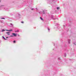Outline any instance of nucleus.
I'll list each match as a JSON object with an SVG mask.
<instances>
[{
    "label": "nucleus",
    "instance_id": "nucleus-1",
    "mask_svg": "<svg viewBox=\"0 0 76 76\" xmlns=\"http://www.w3.org/2000/svg\"><path fill=\"white\" fill-rule=\"evenodd\" d=\"M6 34H7V35H10V32H6Z\"/></svg>",
    "mask_w": 76,
    "mask_h": 76
},
{
    "label": "nucleus",
    "instance_id": "nucleus-2",
    "mask_svg": "<svg viewBox=\"0 0 76 76\" xmlns=\"http://www.w3.org/2000/svg\"><path fill=\"white\" fill-rule=\"evenodd\" d=\"M12 35H14V36L15 37H16L17 36V34H16L12 33Z\"/></svg>",
    "mask_w": 76,
    "mask_h": 76
},
{
    "label": "nucleus",
    "instance_id": "nucleus-3",
    "mask_svg": "<svg viewBox=\"0 0 76 76\" xmlns=\"http://www.w3.org/2000/svg\"><path fill=\"white\" fill-rule=\"evenodd\" d=\"M68 42L69 44H70V40L68 39Z\"/></svg>",
    "mask_w": 76,
    "mask_h": 76
},
{
    "label": "nucleus",
    "instance_id": "nucleus-4",
    "mask_svg": "<svg viewBox=\"0 0 76 76\" xmlns=\"http://www.w3.org/2000/svg\"><path fill=\"white\" fill-rule=\"evenodd\" d=\"M42 12H43V14H45V11H44L43 10Z\"/></svg>",
    "mask_w": 76,
    "mask_h": 76
},
{
    "label": "nucleus",
    "instance_id": "nucleus-5",
    "mask_svg": "<svg viewBox=\"0 0 76 76\" xmlns=\"http://www.w3.org/2000/svg\"><path fill=\"white\" fill-rule=\"evenodd\" d=\"M52 19H53V20H55V19H56L55 18H54V16L52 17Z\"/></svg>",
    "mask_w": 76,
    "mask_h": 76
},
{
    "label": "nucleus",
    "instance_id": "nucleus-6",
    "mask_svg": "<svg viewBox=\"0 0 76 76\" xmlns=\"http://www.w3.org/2000/svg\"><path fill=\"white\" fill-rule=\"evenodd\" d=\"M10 32H11V31H12V30L11 29L9 31Z\"/></svg>",
    "mask_w": 76,
    "mask_h": 76
},
{
    "label": "nucleus",
    "instance_id": "nucleus-7",
    "mask_svg": "<svg viewBox=\"0 0 76 76\" xmlns=\"http://www.w3.org/2000/svg\"><path fill=\"white\" fill-rule=\"evenodd\" d=\"M10 25H12V26H13V25H12V23H10Z\"/></svg>",
    "mask_w": 76,
    "mask_h": 76
},
{
    "label": "nucleus",
    "instance_id": "nucleus-8",
    "mask_svg": "<svg viewBox=\"0 0 76 76\" xmlns=\"http://www.w3.org/2000/svg\"><path fill=\"white\" fill-rule=\"evenodd\" d=\"M31 10H34V8H32L31 9Z\"/></svg>",
    "mask_w": 76,
    "mask_h": 76
},
{
    "label": "nucleus",
    "instance_id": "nucleus-9",
    "mask_svg": "<svg viewBox=\"0 0 76 76\" xmlns=\"http://www.w3.org/2000/svg\"><path fill=\"white\" fill-rule=\"evenodd\" d=\"M3 38H4V39H5V38H4V37H3Z\"/></svg>",
    "mask_w": 76,
    "mask_h": 76
},
{
    "label": "nucleus",
    "instance_id": "nucleus-10",
    "mask_svg": "<svg viewBox=\"0 0 76 76\" xmlns=\"http://www.w3.org/2000/svg\"><path fill=\"white\" fill-rule=\"evenodd\" d=\"M40 19H41V20H43V19H42V18H41V17H40Z\"/></svg>",
    "mask_w": 76,
    "mask_h": 76
},
{
    "label": "nucleus",
    "instance_id": "nucleus-11",
    "mask_svg": "<svg viewBox=\"0 0 76 76\" xmlns=\"http://www.w3.org/2000/svg\"><path fill=\"white\" fill-rule=\"evenodd\" d=\"M13 42L14 43H15V42H16V41L15 40Z\"/></svg>",
    "mask_w": 76,
    "mask_h": 76
},
{
    "label": "nucleus",
    "instance_id": "nucleus-12",
    "mask_svg": "<svg viewBox=\"0 0 76 76\" xmlns=\"http://www.w3.org/2000/svg\"><path fill=\"white\" fill-rule=\"evenodd\" d=\"M5 31V30H4L3 29V30H2V32H3V31Z\"/></svg>",
    "mask_w": 76,
    "mask_h": 76
},
{
    "label": "nucleus",
    "instance_id": "nucleus-13",
    "mask_svg": "<svg viewBox=\"0 0 76 76\" xmlns=\"http://www.w3.org/2000/svg\"><path fill=\"white\" fill-rule=\"evenodd\" d=\"M57 9H60V8L58 7L57 8Z\"/></svg>",
    "mask_w": 76,
    "mask_h": 76
},
{
    "label": "nucleus",
    "instance_id": "nucleus-14",
    "mask_svg": "<svg viewBox=\"0 0 76 76\" xmlns=\"http://www.w3.org/2000/svg\"><path fill=\"white\" fill-rule=\"evenodd\" d=\"M21 23H24V22L23 21H21Z\"/></svg>",
    "mask_w": 76,
    "mask_h": 76
},
{
    "label": "nucleus",
    "instance_id": "nucleus-15",
    "mask_svg": "<svg viewBox=\"0 0 76 76\" xmlns=\"http://www.w3.org/2000/svg\"><path fill=\"white\" fill-rule=\"evenodd\" d=\"M1 19H5L4 18H1Z\"/></svg>",
    "mask_w": 76,
    "mask_h": 76
},
{
    "label": "nucleus",
    "instance_id": "nucleus-16",
    "mask_svg": "<svg viewBox=\"0 0 76 76\" xmlns=\"http://www.w3.org/2000/svg\"><path fill=\"white\" fill-rule=\"evenodd\" d=\"M15 32H19V30H17V31H16Z\"/></svg>",
    "mask_w": 76,
    "mask_h": 76
},
{
    "label": "nucleus",
    "instance_id": "nucleus-17",
    "mask_svg": "<svg viewBox=\"0 0 76 76\" xmlns=\"http://www.w3.org/2000/svg\"><path fill=\"white\" fill-rule=\"evenodd\" d=\"M58 60H60V58H58Z\"/></svg>",
    "mask_w": 76,
    "mask_h": 76
},
{
    "label": "nucleus",
    "instance_id": "nucleus-18",
    "mask_svg": "<svg viewBox=\"0 0 76 76\" xmlns=\"http://www.w3.org/2000/svg\"><path fill=\"white\" fill-rule=\"evenodd\" d=\"M48 31H50V29H49V28H48Z\"/></svg>",
    "mask_w": 76,
    "mask_h": 76
},
{
    "label": "nucleus",
    "instance_id": "nucleus-19",
    "mask_svg": "<svg viewBox=\"0 0 76 76\" xmlns=\"http://www.w3.org/2000/svg\"><path fill=\"white\" fill-rule=\"evenodd\" d=\"M10 37H13V36H12V35H11V36H10Z\"/></svg>",
    "mask_w": 76,
    "mask_h": 76
},
{
    "label": "nucleus",
    "instance_id": "nucleus-20",
    "mask_svg": "<svg viewBox=\"0 0 76 76\" xmlns=\"http://www.w3.org/2000/svg\"><path fill=\"white\" fill-rule=\"evenodd\" d=\"M2 6H3V5H1V6L0 7H2Z\"/></svg>",
    "mask_w": 76,
    "mask_h": 76
},
{
    "label": "nucleus",
    "instance_id": "nucleus-21",
    "mask_svg": "<svg viewBox=\"0 0 76 76\" xmlns=\"http://www.w3.org/2000/svg\"><path fill=\"white\" fill-rule=\"evenodd\" d=\"M36 9L37 10V12L38 11V9H37V8H36Z\"/></svg>",
    "mask_w": 76,
    "mask_h": 76
},
{
    "label": "nucleus",
    "instance_id": "nucleus-22",
    "mask_svg": "<svg viewBox=\"0 0 76 76\" xmlns=\"http://www.w3.org/2000/svg\"><path fill=\"white\" fill-rule=\"evenodd\" d=\"M6 31H9V30H6Z\"/></svg>",
    "mask_w": 76,
    "mask_h": 76
},
{
    "label": "nucleus",
    "instance_id": "nucleus-23",
    "mask_svg": "<svg viewBox=\"0 0 76 76\" xmlns=\"http://www.w3.org/2000/svg\"><path fill=\"white\" fill-rule=\"evenodd\" d=\"M66 54L65 55V57H66Z\"/></svg>",
    "mask_w": 76,
    "mask_h": 76
},
{
    "label": "nucleus",
    "instance_id": "nucleus-24",
    "mask_svg": "<svg viewBox=\"0 0 76 76\" xmlns=\"http://www.w3.org/2000/svg\"><path fill=\"white\" fill-rule=\"evenodd\" d=\"M7 38H8V37H7Z\"/></svg>",
    "mask_w": 76,
    "mask_h": 76
},
{
    "label": "nucleus",
    "instance_id": "nucleus-25",
    "mask_svg": "<svg viewBox=\"0 0 76 76\" xmlns=\"http://www.w3.org/2000/svg\"><path fill=\"white\" fill-rule=\"evenodd\" d=\"M1 2V0H0V3Z\"/></svg>",
    "mask_w": 76,
    "mask_h": 76
},
{
    "label": "nucleus",
    "instance_id": "nucleus-26",
    "mask_svg": "<svg viewBox=\"0 0 76 76\" xmlns=\"http://www.w3.org/2000/svg\"><path fill=\"white\" fill-rule=\"evenodd\" d=\"M19 15L20 16V15L19 14Z\"/></svg>",
    "mask_w": 76,
    "mask_h": 76
}]
</instances>
